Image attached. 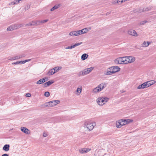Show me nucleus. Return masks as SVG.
Returning a JSON list of instances; mask_svg holds the SVG:
<instances>
[{"label": "nucleus", "instance_id": "8fccbe9b", "mask_svg": "<svg viewBox=\"0 0 156 156\" xmlns=\"http://www.w3.org/2000/svg\"><path fill=\"white\" fill-rule=\"evenodd\" d=\"M149 81H150L151 82L152 84H151V85L154 84L155 82L154 80H151Z\"/></svg>", "mask_w": 156, "mask_h": 156}, {"label": "nucleus", "instance_id": "2f4dec72", "mask_svg": "<svg viewBox=\"0 0 156 156\" xmlns=\"http://www.w3.org/2000/svg\"><path fill=\"white\" fill-rule=\"evenodd\" d=\"M69 35L73 36H76V35L75 34V31H72L69 33Z\"/></svg>", "mask_w": 156, "mask_h": 156}, {"label": "nucleus", "instance_id": "37998d69", "mask_svg": "<svg viewBox=\"0 0 156 156\" xmlns=\"http://www.w3.org/2000/svg\"><path fill=\"white\" fill-rule=\"evenodd\" d=\"M84 34L87 32L88 31V29L87 28H86L83 29Z\"/></svg>", "mask_w": 156, "mask_h": 156}, {"label": "nucleus", "instance_id": "dca6fc26", "mask_svg": "<svg viewBox=\"0 0 156 156\" xmlns=\"http://www.w3.org/2000/svg\"><path fill=\"white\" fill-rule=\"evenodd\" d=\"M10 145L9 144H5L3 147V149L5 151H8L9 150Z\"/></svg>", "mask_w": 156, "mask_h": 156}, {"label": "nucleus", "instance_id": "f704fd0d", "mask_svg": "<svg viewBox=\"0 0 156 156\" xmlns=\"http://www.w3.org/2000/svg\"><path fill=\"white\" fill-rule=\"evenodd\" d=\"M50 94L48 91H46L45 92L44 95L47 97H48L49 96Z\"/></svg>", "mask_w": 156, "mask_h": 156}, {"label": "nucleus", "instance_id": "9d476101", "mask_svg": "<svg viewBox=\"0 0 156 156\" xmlns=\"http://www.w3.org/2000/svg\"><path fill=\"white\" fill-rule=\"evenodd\" d=\"M82 42H80V43H76L73 45L70 46H68L66 48V49H71L73 48H74L76 46H77L79 45H80L82 44Z\"/></svg>", "mask_w": 156, "mask_h": 156}, {"label": "nucleus", "instance_id": "49530a36", "mask_svg": "<svg viewBox=\"0 0 156 156\" xmlns=\"http://www.w3.org/2000/svg\"><path fill=\"white\" fill-rule=\"evenodd\" d=\"M19 62H20V63L21 64H24L25 62H26V61H19Z\"/></svg>", "mask_w": 156, "mask_h": 156}, {"label": "nucleus", "instance_id": "3c124183", "mask_svg": "<svg viewBox=\"0 0 156 156\" xmlns=\"http://www.w3.org/2000/svg\"><path fill=\"white\" fill-rule=\"evenodd\" d=\"M25 56V55H19V57H20V58H21L24 57Z\"/></svg>", "mask_w": 156, "mask_h": 156}, {"label": "nucleus", "instance_id": "aec40b11", "mask_svg": "<svg viewBox=\"0 0 156 156\" xmlns=\"http://www.w3.org/2000/svg\"><path fill=\"white\" fill-rule=\"evenodd\" d=\"M88 56V55L86 53L83 54L81 56V59L82 60H84L87 58Z\"/></svg>", "mask_w": 156, "mask_h": 156}, {"label": "nucleus", "instance_id": "0eeeda50", "mask_svg": "<svg viewBox=\"0 0 156 156\" xmlns=\"http://www.w3.org/2000/svg\"><path fill=\"white\" fill-rule=\"evenodd\" d=\"M110 69H112L114 73L119 71L120 70V68L117 66H112L110 67Z\"/></svg>", "mask_w": 156, "mask_h": 156}, {"label": "nucleus", "instance_id": "f8f14e48", "mask_svg": "<svg viewBox=\"0 0 156 156\" xmlns=\"http://www.w3.org/2000/svg\"><path fill=\"white\" fill-rule=\"evenodd\" d=\"M114 72L112 71L110 69V68H109L107 69V71L105 73V74L106 75H111L113 74Z\"/></svg>", "mask_w": 156, "mask_h": 156}, {"label": "nucleus", "instance_id": "a18cd8bd", "mask_svg": "<svg viewBox=\"0 0 156 156\" xmlns=\"http://www.w3.org/2000/svg\"><path fill=\"white\" fill-rule=\"evenodd\" d=\"M20 64L19 61H17L15 62H13L12 63V65H17L18 64Z\"/></svg>", "mask_w": 156, "mask_h": 156}, {"label": "nucleus", "instance_id": "c85d7f7f", "mask_svg": "<svg viewBox=\"0 0 156 156\" xmlns=\"http://www.w3.org/2000/svg\"><path fill=\"white\" fill-rule=\"evenodd\" d=\"M61 67H57L53 68V69L54 70V71L55 72V73H56L58 72V70L61 69Z\"/></svg>", "mask_w": 156, "mask_h": 156}, {"label": "nucleus", "instance_id": "6ab92c4d", "mask_svg": "<svg viewBox=\"0 0 156 156\" xmlns=\"http://www.w3.org/2000/svg\"><path fill=\"white\" fill-rule=\"evenodd\" d=\"M121 58L123 62V64H127V56L126 57H120Z\"/></svg>", "mask_w": 156, "mask_h": 156}, {"label": "nucleus", "instance_id": "c03bdc74", "mask_svg": "<svg viewBox=\"0 0 156 156\" xmlns=\"http://www.w3.org/2000/svg\"><path fill=\"white\" fill-rule=\"evenodd\" d=\"M147 45V42L145 41H144L143 43L142 46L147 47V46H146Z\"/></svg>", "mask_w": 156, "mask_h": 156}, {"label": "nucleus", "instance_id": "473e14b6", "mask_svg": "<svg viewBox=\"0 0 156 156\" xmlns=\"http://www.w3.org/2000/svg\"><path fill=\"white\" fill-rule=\"evenodd\" d=\"M53 102V101H51L49 102V103H50V105L49 106H50V107H53L56 105L55 103L54 102Z\"/></svg>", "mask_w": 156, "mask_h": 156}, {"label": "nucleus", "instance_id": "0e129e2a", "mask_svg": "<svg viewBox=\"0 0 156 156\" xmlns=\"http://www.w3.org/2000/svg\"><path fill=\"white\" fill-rule=\"evenodd\" d=\"M150 83L151 84H152L151 82H150Z\"/></svg>", "mask_w": 156, "mask_h": 156}, {"label": "nucleus", "instance_id": "a211bd4d", "mask_svg": "<svg viewBox=\"0 0 156 156\" xmlns=\"http://www.w3.org/2000/svg\"><path fill=\"white\" fill-rule=\"evenodd\" d=\"M15 25H12L9 26L7 29L8 31H12L16 29L15 28Z\"/></svg>", "mask_w": 156, "mask_h": 156}, {"label": "nucleus", "instance_id": "f03ea898", "mask_svg": "<svg viewBox=\"0 0 156 156\" xmlns=\"http://www.w3.org/2000/svg\"><path fill=\"white\" fill-rule=\"evenodd\" d=\"M84 127L89 131L92 130L94 128V126H95L96 123L95 122H91L88 121H86L84 123Z\"/></svg>", "mask_w": 156, "mask_h": 156}, {"label": "nucleus", "instance_id": "b1692460", "mask_svg": "<svg viewBox=\"0 0 156 156\" xmlns=\"http://www.w3.org/2000/svg\"><path fill=\"white\" fill-rule=\"evenodd\" d=\"M55 73V72L54 71L53 69L50 70L48 73V75L50 76L54 74Z\"/></svg>", "mask_w": 156, "mask_h": 156}, {"label": "nucleus", "instance_id": "7c9ffc66", "mask_svg": "<svg viewBox=\"0 0 156 156\" xmlns=\"http://www.w3.org/2000/svg\"><path fill=\"white\" fill-rule=\"evenodd\" d=\"M35 26L39 25L41 24V21L40 20H37L35 21Z\"/></svg>", "mask_w": 156, "mask_h": 156}, {"label": "nucleus", "instance_id": "412c9836", "mask_svg": "<svg viewBox=\"0 0 156 156\" xmlns=\"http://www.w3.org/2000/svg\"><path fill=\"white\" fill-rule=\"evenodd\" d=\"M60 5L59 4L58 5H55L51 9V11H53L55 10L58 8L60 7Z\"/></svg>", "mask_w": 156, "mask_h": 156}, {"label": "nucleus", "instance_id": "393cba45", "mask_svg": "<svg viewBox=\"0 0 156 156\" xmlns=\"http://www.w3.org/2000/svg\"><path fill=\"white\" fill-rule=\"evenodd\" d=\"M123 0H115L114 2V3H118L119 5H120L123 2Z\"/></svg>", "mask_w": 156, "mask_h": 156}, {"label": "nucleus", "instance_id": "680f3d73", "mask_svg": "<svg viewBox=\"0 0 156 156\" xmlns=\"http://www.w3.org/2000/svg\"><path fill=\"white\" fill-rule=\"evenodd\" d=\"M27 9H28V8L29 7H29H28V5H27Z\"/></svg>", "mask_w": 156, "mask_h": 156}, {"label": "nucleus", "instance_id": "cd10ccee", "mask_svg": "<svg viewBox=\"0 0 156 156\" xmlns=\"http://www.w3.org/2000/svg\"><path fill=\"white\" fill-rule=\"evenodd\" d=\"M133 121V120L130 119L123 120V122L124 123H125V124L128 123H129L130 122H131Z\"/></svg>", "mask_w": 156, "mask_h": 156}, {"label": "nucleus", "instance_id": "6e6552de", "mask_svg": "<svg viewBox=\"0 0 156 156\" xmlns=\"http://www.w3.org/2000/svg\"><path fill=\"white\" fill-rule=\"evenodd\" d=\"M20 129L21 131L27 134H29L30 133L29 130L26 127H21Z\"/></svg>", "mask_w": 156, "mask_h": 156}, {"label": "nucleus", "instance_id": "72a5a7b5", "mask_svg": "<svg viewBox=\"0 0 156 156\" xmlns=\"http://www.w3.org/2000/svg\"><path fill=\"white\" fill-rule=\"evenodd\" d=\"M151 7H148L143 9V12L151 10Z\"/></svg>", "mask_w": 156, "mask_h": 156}, {"label": "nucleus", "instance_id": "20e7f679", "mask_svg": "<svg viewBox=\"0 0 156 156\" xmlns=\"http://www.w3.org/2000/svg\"><path fill=\"white\" fill-rule=\"evenodd\" d=\"M94 68L93 67H91L90 68L84 69L83 70L84 73V74L85 75L88 74L93 70Z\"/></svg>", "mask_w": 156, "mask_h": 156}, {"label": "nucleus", "instance_id": "ddd939ff", "mask_svg": "<svg viewBox=\"0 0 156 156\" xmlns=\"http://www.w3.org/2000/svg\"><path fill=\"white\" fill-rule=\"evenodd\" d=\"M23 0H15L13 1V2H10L9 4V5H15L18 4L19 3L20 1H22Z\"/></svg>", "mask_w": 156, "mask_h": 156}, {"label": "nucleus", "instance_id": "bf43d9fd", "mask_svg": "<svg viewBox=\"0 0 156 156\" xmlns=\"http://www.w3.org/2000/svg\"><path fill=\"white\" fill-rule=\"evenodd\" d=\"M123 2L126 1V0H123Z\"/></svg>", "mask_w": 156, "mask_h": 156}, {"label": "nucleus", "instance_id": "58836bf2", "mask_svg": "<svg viewBox=\"0 0 156 156\" xmlns=\"http://www.w3.org/2000/svg\"><path fill=\"white\" fill-rule=\"evenodd\" d=\"M42 82L43 81H42L41 79L37 81L36 83L38 84H41L43 83Z\"/></svg>", "mask_w": 156, "mask_h": 156}, {"label": "nucleus", "instance_id": "864d4df0", "mask_svg": "<svg viewBox=\"0 0 156 156\" xmlns=\"http://www.w3.org/2000/svg\"><path fill=\"white\" fill-rule=\"evenodd\" d=\"M26 96L27 97H30V94L29 93L27 94Z\"/></svg>", "mask_w": 156, "mask_h": 156}, {"label": "nucleus", "instance_id": "bb28decb", "mask_svg": "<svg viewBox=\"0 0 156 156\" xmlns=\"http://www.w3.org/2000/svg\"><path fill=\"white\" fill-rule=\"evenodd\" d=\"M84 72L83 71H83H80L78 73L77 75L79 76H83L85 75L84 74Z\"/></svg>", "mask_w": 156, "mask_h": 156}, {"label": "nucleus", "instance_id": "c9c22d12", "mask_svg": "<svg viewBox=\"0 0 156 156\" xmlns=\"http://www.w3.org/2000/svg\"><path fill=\"white\" fill-rule=\"evenodd\" d=\"M82 91V88H77V90H76V92H77L80 94Z\"/></svg>", "mask_w": 156, "mask_h": 156}, {"label": "nucleus", "instance_id": "c756f323", "mask_svg": "<svg viewBox=\"0 0 156 156\" xmlns=\"http://www.w3.org/2000/svg\"><path fill=\"white\" fill-rule=\"evenodd\" d=\"M151 82L149 81L145 82V84L147 87H149L151 85V84L150 83Z\"/></svg>", "mask_w": 156, "mask_h": 156}, {"label": "nucleus", "instance_id": "4468645a", "mask_svg": "<svg viewBox=\"0 0 156 156\" xmlns=\"http://www.w3.org/2000/svg\"><path fill=\"white\" fill-rule=\"evenodd\" d=\"M54 83V82L52 80L49 81L45 83H44L43 85L44 87H47L50 86Z\"/></svg>", "mask_w": 156, "mask_h": 156}, {"label": "nucleus", "instance_id": "7ed1b4c3", "mask_svg": "<svg viewBox=\"0 0 156 156\" xmlns=\"http://www.w3.org/2000/svg\"><path fill=\"white\" fill-rule=\"evenodd\" d=\"M105 85L106 84L105 83H102L100 84L97 87L93 89V92L96 93L100 91L105 88Z\"/></svg>", "mask_w": 156, "mask_h": 156}, {"label": "nucleus", "instance_id": "9b49d317", "mask_svg": "<svg viewBox=\"0 0 156 156\" xmlns=\"http://www.w3.org/2000/svg\"><path fill=\"white\" fill-rule=\"evenodd\" d=\"M125 125V123H124L123 120H122V122H117L116 123V126L118 128H120L122 126Z\"/></svg>", "mask_w": 156, "mask_h": 156}, {"label": "nucleus", "instance_id": "2eb2a0df", "mask_svg": "<svg viewBox=\"0 0 156 156\" xmlns=\"http://www.w3.org/2000/svg\"><path fill=\"white\" fill-rule=\"evenodd\" d=\"M122 60L120 57L118 58L115 60V62L116 63L123 64V62Z\"/></svg>", "mask_w": 156, "mask_h": 156}, {"label": "nucleus", "instance_id": "4c0bfd02", "mask_svg": "<svg viewBox=\"0 0 156 156\" xmlns=\"http://www.w3.org/2000/svg\"><path fill=\"white\" fill-rule=\"evenodd\" d=\"M50 103H49V102H47L44 104V107H50Z\"/></svg>", "mask_w": 156, "mask_h": 156}, {"label": "nucleus", "instance_id": "e2e57ef3", "mask_svg": "<svg viewBox=\"0 0 156 156\" xmlns=\"http://www.w3.org/2000/svg\"><path fill=\"white\" fill-rule=\"evenodd\" d=\"M89 29L90 30L91 29L90 28H89Z\"/></svg>", "mask_w": 156, "mask_h": 156}, {"label": "nucleus", "instance_id": "79ce46f5", "mask_svg": "<svg viewBox=\"0 0 156 156\" xmlns=\"http://www.w3.org/2000/svg\"><path fill=\"white\" fill-rule=\"evenodd\" d=\"M48 20H41V24H43L47 22L48 21Z\"/></svg>", "mask_w": 156, "mask_h": 156}, {"label": "nucleus", "instance_id": "423d86ee", "mask_svg": "<svg viewBox=\"0 0 156 156\" xmlns=\"http://www.w3.org/2000/svg\"><path fill=\"white\" fill-rule=\"evenodd\" d=\"M91 149L89 148H81L79 150V151L81 154H84L87 153L90 151Z\"/></svg>", "mask_w": 156, "mask_h": 156}, {"label": "nucleus", "instance_id": "1a4fd4ad", "mask_svg": "<svg viewBox=\"0 0 156 156\" xmlns=\"http://www.w3.org/2000/svg\"><path fill=\"white\" fill-rule=\"evenodd\" d=\"M128 33L130 35L134 36H137V34L136 32L134 30L131 29L128 31Z\"/></svg>", "mask_w": 156, "mask_h": 156}, {"label": "nucleus", "instance_id": "4be33fe9", "mask_svg": "<svg viewBox=\"0 0 156 156\" xmlns=\"http://www.w3.org/2000/svg\"><path fill=\"white\" fill-rule=\"evenodd\" d=\"M35 26V21H32V22H31L29 23L26 24L25 25L26 26Z\"/></svg>", "mask_w": 156, "mask_h": 156}, {"label": "nucleus", "instance_id": "e433bc0d", "mask_svg": "<svg viewBox=\"0 0 156 156\" xmlns=\"http://www.w3.org/2000/svg\"><path fill=\"white\" fill-rule=\"evenodd\" d=\"M147 21L146 20L142 21L140 23V25H144L145 23H147Z\"/></svg>", "mask_w": 156, "mask_h": 156}, {"label": "nucleus", "instance_id": "09e8293b", "mask_svg": "<svg viewBox=\"0 0 156 156\" xmlns=\"http://www.w3.org/2000/svg\"><path fill=\"white\" fill-rule=\"evenodd\" d=\"M80 35L84 34L83 29L81 30H80Z\"/></svg>", "mask_w": 156, "mask_h": 156}, {"label": "nucleus", "instance_id": "ea45409f", "mask_svg": "<svg viewBox=\"0 0 156 156\" xmlns=\"http://www.w3.org/2000/svg\"><path fill=\"white\" fill-rule=\"evenodd\" d=\"M60 102V101L59 100H55V101H53V102H54L55 103V104H56V105L59 103Z\"/></svg>", "mask_w": 156, "mask_h": 156}, {"label": "nucleus", "instance_id": "f257e3e1", "mask_svg": "<svg viewBox=\"0 0 156 156\" xmlns=\"http://www.w3.org/2000/svg\"><path fill=\"white\" fill-rule=\"evenodd\" d=\"M108 100V98L107 97H100L98 98L97 100V102L99 105H102L105 103L107 102Z\"/></svg>", "mask_w": 156, "mask_h": 156}, {"label": "nucleus", "instance_id": "f3484780", "mask_svg": "<svg viewBox=\"0 0 156 156\" xmlns=\"http://www.w3.org/2000/svg\"><path fill=\"white\" fill-rule=\"evenodd\" d=\"M147 87L145 84V83L139 86L137 88L138 89H142L145 88H147Z\"/></svg>", "mask_w": 156, "mask_h": 156}, {"label": "nucleus", "instance_id": "5701e85b", "mask_svg": "<svg viewBox=\"0 0 156 156\" xmlns=\"http://www.w3.org/2000/svg\"><path fill=\"white\" fill-rule=\"evenodd\" d=\"M14 25L15 26V28L16 29L20 28L23 26V25L22 24H18Z\"/></svg>", "mask_w": 156, "mask_h": 156}, {"label": "nucleus", "instance_id": "4d7b16f0", "mask_svg": "<svg viewBox=\"0 0 156 156\" xmlns=\"http://www.w3.org/2000/svg\"><path fill=\"white\" fill-rule=\"evenodd\" d=\"M111 13V12H107V13H106V15H109V14H110Z\"/></svg>", "mask_w": 156, "mask_h": 156}, {"label": "nucleus", "instance_id": "a878e982", "mask_svg": "<svg viewBox=\"0 0 156 156\" xmlns=\"http://www.w3.org/2000/svg\"><path fill=\"white\" fill-rule=\"evenodd\" d=\"M20 58V57H19V55L13 57H12L11 58L10 60H15L16 59H18Z\"/></svg>", "mask_w": 156, "mask_h": 156}, {"label": "nucleus", "instance_id": "39448f33", "mask_svg": "<svg viewBox=\"0 0 156 156\" xmlns=\"http://www.w3.org/2000/svg\"><path fill=\"white\" fill-rule=\"evenodd\" d=\"M126 58L127 63L133 62H134L135 60V57L133 56H127Z\"/></svg>", "mask_w": 156, "mask_h": 156}, {"label": "nucleus", "instance_id": "603ef678", "mask_svg": "<svg viewBox=\"0 0 156 156\" xmlns=\"http://www.w3.org/2000/svg\"><path fill=\"white\" fill-rule=\"evenodd\" d=\"M42 81H43V83H44L45 81H46L47 80H45V78H43V79H41Z\"/></svg>", "mask_w": 156, "mask_h": 156}, {"label": "nucleus", "instance_id": "13d9d810", "mask_svg": "<svg viewBox=\"0 0 156 156\" xmlns=\"http://www.w3.org/2000/svg\"><path fill=\"white\" fill-rule=\"evenodd\" d=\"M30 60V59H28V60H25V61H26V62H28V61H29Z\"/></svg>", "mask_w": 156, "mask_h": 156}, {"label": "nucleus", "instance_id": "052dcab7", "mask_svg": "<svg viewBox=\"0 0 156 156\" xmlns=\"http://www.w3.org/2000/svg\"><path fill=\"white\" fill-rule=\"evenodd\" d=\"M45 80H48V79L46 77H45Z\"/></svg>", "mask_w": 156, "mask_h": 156}, {"label": "nucleus", "instance_id": "de8ad7c7", "mask_svg": "<svg viewBox=\"0 0 156 156\" xmlns=\"http://www.w3.org/2000/svg\"><path fill=\"white\" fill-rule=\"evenodd\" d=\"M43 135L44 137H46L48 136V135L46 133H43Z\"/></svg>", "mask_w": 156, "mask_h": 156}, {"label": "nucleus", "instance_id": "6e6d98bb", "mask_svg": "<svg viewBox=\"0 0 156 156\" xmlns=\"http://www.w3.org/2000/svg\"><path fill=\"white\" fill-rule=\"evenodd\" d=\"M2 156H9V155L7 154H2Z\"/></svg>", "mask_w": 156, "mask_h": 156}, {"label": "nucleus", "instance_id": "a19ab883", "mask_svg": "<svg viewBox=\"0 0 156 156\" xmlns=\"http://www.w3.org/2000/svg\"><path fill=\"white\" fill-rule=\"evenodd\" d=\"M75 34L76 35V36H77L78 35H80V31L79 30L75 31Z\"/></svg>", "mask_w": 156, "mask_h": 156}, {"label": "nucleus", "instance_id": "5fc2aeb1", "mask_svg": "<svg viewBox=\"0 0 156 156\" xmlns=\"http://www.w3.org/2000/svg\"><path fill=\"white\" fill-rule=\"evenodd\" d=\"M147 45H146V46H148L149 45V44H150L151 43V42H148V41H147Z\"/></svg>", "mask_w": 156, "mask_h": 156}]
</instances>
